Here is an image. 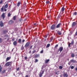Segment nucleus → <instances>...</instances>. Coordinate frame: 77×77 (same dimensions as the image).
I'll use <instances>...</instances> for the list:
<instances>
[{
  "instance_id": "nucleus-21",
  "label": "nucleus",
  "mask_w": 77,
  "mask_h": 77,
  "mask_svg": "<svg viewBox=\"0 0 77 77\" xmlns=\"http://www.w3.org/2000/svg\"><path fill=\"white\" fill-rule=\"evenodd\" d=\"M2 67L0 65V72H1L2 71Z\"/></svg>"
},
{
  "instance_id": "nucleus-53",
  "label": "nucleus",
  "mask_w": 77,
  "mask_h": 77,
  "mask_svg": "<svg viewBox=\"0 0 77 77\" xmlns=\"http://www.w3.org/2000/svg\"><path fill=\"white\" fill-rule=\"evenodd\" d=\"M48 18H50V16H48Z\"/></svg>"
},
{
  "instance_id": "nucleus-33",
  "label": "nucleus",
  "mask_w": 77,
  "mask_h": 77,
  "mask_svg": "<svg viewBox=\"0 0 77 77\" xmlns=\"http://www.w3.org/2000/svg\"><path fill=\"white\" fill-rule=\"evenodd\" d=\"M20 70V67H18L16 69V71H18Z\"/></svg>"
},
{
  "instance_id": "nucleus-15",
  "label": "nucleus",
  "mask_w": 77,
  "mask_h": 77,
  "mask_svg": "<svg viewBox=\"0 0 77 77\" xmlns=\"http://www.w3.org/2000/svg\"><path fill=\"white\" fill-rule=\"evenodd\" d=\"M11 57H7L6 59V62H8V60H9L11 59Z\"/></svg>"
},
{
  "instance_id": "nucleus-31",
  "label": "nucleus",
  "mask_w": 77,
  "mask_h": 77,
  "mask_svg": "<svg viewBox=\"0 0 77 77\" xmlns=\"http://www.w3.org/2000/svg\"><path fill=\"white\" fill-rule=\"evenodd\" d=\"M5 72H6V70H4L2 72V73L4 74Z\"/></svg>"
},
{
  "instance_id": "nucleus-26",
  "label": "nucleus",
  "mask_w": 77,
  "mask_h": 77,
  "mask_svg": "<svg viewBox=\"0 0 77 77\" xmlns=\"http://www.w3.org/2000/svg\"><path fill=\"white\" fill-rule=\"evenodd\" d=\"M77 12H75L73 14V15H77Z\"/></svg>"
},
{
  "instance_id": "nucleus-46",
  "label": "nucleus",
  "mask_w": 77,
  "mask_h": 77,
  "mask_svg": "<svg viewBox=\"0 0 77 77\" xmlns=\"http://www.w3.org/2000/svg\"><path fill=\"white\" fill-rule=\"evenodd\" d=\"M33 47L32 46H30V49H32V47Z\"/></svg>"
},
{
  "instance_id": "nucleus-32",
  "label": "nucleus",
  "mask_w": 77,
  "mask_h": 77,
  "mask_svg": "<svg viewBox=\"0 0 77 77\" xmlns=\"http://www.w3.org/2000/svg\"><path fill=\"white\" fill-rule=\"evenodd\" d=\"M11 15V13H9L8 14V17H10Z\"/></svg>"
},
{
  "instance_id": "nucleus-44",
  "label": "nucleus",
  "mask_w": 77,
  "mask_h": 77,
  "mask_svg": "<svg viewBox=\"0 0 77 77\" xmlns=\"http://www.w3.org/2000/svg\"><path fill=\"white\" fill-rule=\"evenodd\" d=\"M3 3V1H1L0 2V4H2Z\"/></svg>"
},
{
  "instance_id": "nucleus-40",
  "label": "nucleus",
  "mask_w": 77,
  "mask_h": 77,
  "mask_svg": "<svg viewBox=\"0 0 77 77\" xmlns=\"http://www.w3.org/2000/svg\"><path fill=\"white\" fill-rule=\"evenodd\" d=\"M24 42H25V40H24V39H23V40H22V42L23 43H24Z\"/></svg>"
},
{
  "instance_id": "nucleus-18",
  "label": "nucleus",
  "mask_w": 77,
  "mask_h": 77,
  "mask_svg": "<svg viewBox=\"0 0 77 77\" xmlns=\"http://www.w3.org/2000/svg\"><path fill=\"white\" fill-rule=\"evenodd\" d=\"M70 62H75V60H72L70 61Z\"/></svg>"
},
{
  "instance_id": "nucleus-23",
  "label": "nucleus",
  "mask_w": 77,
  "mask_h": 77,
  "mask_svg": "<svg viewBox=\"0 0 77 77\" xmlns=\"http://www.w3.org/2000/svg\"><path fill=\"white\" fill-rule=\"evenodd\" d=\"M18 42L19 43H20V44L21 43V39H19Z\"/></svg>"
},
{
  "instance_id": "nucleus-57",
  "label": "nucleus",
  "mask_w": 77,
  "mask_h": 77,
  "mask_svg": "<svg viewBox=\"0 0 77 77\" xmlns=\"http://www.w3.org/2000/svg\"><path fill=\"white\" fill-rule=\"evenodd\" d=\"M7 11V10H5V11Z\"/></svg>"
},
{
  "instance_id": "nucleus-9",
  "label": "nucleus",
  "mask_w": 77,
  "mask_h": 77,
  "mask_svg": "<svg viewBox=\"0 0 77 77\" xmlns=\"http://www.w3.org/2000/svg\"><path fill=\"white\" fill-rule=\"evenodd\" d=\"M44 71H42V72H40L39 75L40 77H42V74H44Z\"/></svg>"
},
{
  "instance_id": "nucleus-10",
  "label": "nucleus",
  "mask_w": 77,
  "mask_h": 77,
  "mask_svg": "<svg viewBox=\"0 0 77 77\" xmlns=\"http://www.w3.org/2000/svg\"><path fill=\"white\" fill-rule=\"evenodd\" d=\"M57 34L58 35H62V32L60 31H58L57 32Z\"/></svg>"
},
{
  "instance_id": "nucleus-5",
  "label": "nucleus",
  "mask_w": 77,
  "mask_h": 77,
  "mask_svg": "<svg viewBox=\"0 0 77 77\" xmlns=\"http://www.w3.org/2000/svg\"><path fill=\"white\" fill-rule=\"evenodd\" d=\"M61 26L62 24L61 23H59L57 25L56 27V28H60V27Z\"/></svg>"
},
{
  "instance_id": "nucleus-48",
  "label": "nucleus",
  "mask_w": 77,
  "mask_h": 77,
  "mask_svg": "<svg viewBox=\"0 0 77 77\" xmlns=\"http://www.w3.org/2000/svg\"><path fill=\"white\" fill-rule=\"evenodd\" d=\"M21 20H22V19H19V21H20V22H21Z\"/></svg>"
},
{
  "instance_id": "nucleus-7",
  "label": "nucleus",
  "mask_w": 77,
  "mask_h": 77,
  "mask_svg": "<svg viewBox=\"0 0 77 77\" xmlns=\"http://www.w3.org/2000/svg\"><path fill=\"white\" fill-rule=\"evenodd\" d=\"M1 18H2L3 20H4L5 18V13H3L1 16Z\"/></svg>"
},
{
  "instance_id": "nucleus-27",
  "label": "nucleus",
  "mask_w": 77,
  "mask_h": 77,
  "mask_svg": "<svg viewBox=\"0 0 77 77\" xmlns=\"http://www.w3.org/2000/svg\"><path fill=\"white\" fill-rule=\"evenodd\" d=\"M59 68H60V69H62V68H63V67H62V66H60L59 67Z\"/></svg>"
},
{
  "instance_id": "nucleus-41",
  "label": "nucleus",
  "mask_w": 77,
  "mask_h": 77,
  "mask_svg": "<svg viewBox=\"0 0 77 77\" xmlns=\"http://www.w3.org/2000/svg\"><path fill=\"white\" fill-rule=\"evenodd\" d=\"M44 51H43L42 50L40 52L41 53H43V52Z\"/></svg>"
},
{
  "instance_id": "nucleus-16",
  "label": "nucleus",
  "mask_w": 77,
  "mask_h": 77,
  "mask_svg": "<svg viewBox=\"0 0 77 77\" xmlns=\"http://www.w3.org/2000/svg\"><path fill=\"white\" fill-rule=\"evenodd\" d=\"M50 61V60H45V63H48V62Z\"/></svg>"
},
{
  "instance_id": "nucleus-17",
  "label": "nucleus",
  "mask_w": 77,
  "mask_h": 77,
  "mask_svg": "<svg viewBox=\"0 0 77 77\" xmlns=\"http://www.w3.org/2000/svg\"><path fill=\"white\" fill-rule=\"evenodd\" d=\"M17 42L16 41L14 42L13 43V44L14 45H17Z\"/></svg>"
},
{
  "instance_id": "nucleus-45",
  "label": "nucleus",
  "mask_w": 77,
  "mask_h": 77,
  "mask_svg": "<svg viewBox=\"0 0 77 77\" xmlns=\"http://www.w3.org/2000/svg\"><path fill=\"white\" fill-rule=\"evenodd\" d=\"M12 40L13 41H14V40H15V38H13L12 39Z\"/></svg>"
},
{
  "instance_id": "nucleus-42",
  "label": "nucleus",
  "mask_w": 77,
  "mask_h": 77,
  "mask_svg": "<svg viewBox=\"0 0 77 77\" xmlns=\"http://www.w3.org/2000/svg\"><path fill=\"white\" fill-rule=\"evenodd\" d=\"M64 9H65V8L63 7L61 9V10H64Z\"/></svg>"
},
{
  "instance_id": "nucleus-6",
  "label": "nucleus",
  "mask_w": 77,
  "mask_h": 77,
  "mask_svg": "<svg viewBox=\"0 0 77 77\" xmlns=\"http://www.w3.org/2000/svg\"><path fill=\"white\" fill-rule=\"evenodd\" d=\"M74 44V40H72L71 42V43H69V44L68 47H70L71 46H70V45H71H71H73Z\"/></svg>"
},
{
  "instance_id": "nucleus-29",
  "label": "nucleus",
  "mask_w": 77,
  "mask_h": 77,
  "mask_svg": "<svg viewBox=\"0 0 77 77\" xmlns=\"http://www.w3.org/2000/svg\"><path fill=\"white\" fill-rule=\"evenodd\" d=\"M2 41H3V40L2 38H0V43H2Z\"/></svg>"
},
{
  "instance_id": "nucleus-60",
  "label": "nucleus",
  "mask_w": 77,
  "mask_h": 77,
  "mask_svg": "<svg viewBox=\"0 0 77 77\" xmlns=\"http://www.w3.org/2000/svg\"><path fill=\"white\" fill-rule=\"evenodd\" d=\"M3 11V10H2V11Z\"/></svg>"
},
{
  "instance_id": "nucleus-8",
  "label": "nucleus",
  "mask_w": 77,
  "mask_h": 77,
  "mask_svg": "<svg viewBox=\"0 0 77 77\" xmlns=\"http://www.w3.org/2000/svg\"><path fill=\"white\" fill-rule=\"evenodd\" d=\"M63 77H68V74H67V72H65L64 73V74L63 75Z\"/></svg>"
},
{
  "instance_id": "nucleus-51",
  "label": "nucleus",
  "mask_w": 77,
  "mask_h": 77,
  "mask_svg": "<svg viewBox=\"0 0 77 77\" xmlns=\"http://www.w3.org/2000/svg\"><path fill=\"white\" fill-rule=\"evenodd\" d=\"M75 35H77V31H76V32H75Z\"/></svg>"
},
{
  "instance_id": "nucleus-24",
  "label": "nucleus",
  "mask_w": 77,
  "mask_h": 77,
  "mask_svg": "<svg viewBox=\"0 0 77 77\" xmlns=\"http://www.w3.org/2000/svg\"><path fill=\"white\" fill-rule=\"evenodd\" d=\"M20 4H21V2H18L17 4V6H19L20 5Z\"/></svg>"
},
{
  "instance_id": "nucleus-37",
  "label": "nucleus",
  "mask_w": 77,
  "mask_h": 77,
  "mask_svg": "<svg viewBox=\"0 0 77 77\" xmlns=\"http://www.w3.org/2000/svg\"><path fill=\"white\" fill-rule=\"evenodd\" d=\"M53 37H51V38H50L51 41H52V40H53Z\"/></svg>"
},
{
  "instance_id": "nucleus-11",
  "label": "nucleus",
  "mask_w": 77,
  "mask_h": 77,
  "mask_svg": "<svg viewBox=\"0 0 77 77\" xmlns=\"http://www.w3.org/2000/svg\"><path fill=\"white\" fill-rule=\"evenodd\" d=\"M8 23L9 24H13V23H14V21L11 20L9 21Z\"/></svg>"
},
{
  "instance_id": "nucleus-14",
  "label": "nucleus",
  "mask_w": 77,
  "mask_h": 77,
  "mask_svg": "<svg viewBox=\"0 0 77 77\" xmlns=\"http://www.w3.org/2000/svg\"><path fill=\"white\" fill-rule=\"evenodd\" d=\"M75 25H76V23L75 22H73L72 24V27H74L75 26Z\"/></svg>"
},
{
  "instance_id": "nucleus-52",
  "label": "nucleus",
  "mask_w": 77,
  "mask_h": 77,
  "mask_svg": "<svg viewBox=\"0 0 77 77\" xmlns=\"http://www.w3.org/2000/svg\"><path fill=\"white\" fill-rule=\"evenodd\" d=\"M31 51H30L29 52V54H30V53H31Z\"/></svg>"
},
{
  "instance_id": "nucleus-59",
  "label": "nucleus",
  "mask_w": 77,
  "mask_h": 77,
  "mask_svg": "<svg viewBox=\"0 0 77 77\" xmlns=\"http://www.w3.org/2000/svg\"><path fill=\"white\" fill-rule=\"evenodd\" d=\"M0 20H1V19H0Z\"/></svg>"
},
{
  "instance_id": "nucleus-2",
  "label": "nucleus",
  "mask_w": 77,
  "mask_h": 77,
  "mask_svg": "<svg viewBox=\"0 0 77 77\" xmlns=\"http://www.w3.org/2000/svg\"><path fill=\"white\" fill-rule=\"evenodd\" d=\"M63 47L61 46L60 47V48H59V49L58 50V51H60V53H61L62 51H63Z\"/></svg>"
},
{
  "instance_id": "nucleus-28",
  "label": "nucleus",
  "mask_w": 77,
  "mask_h": 77,
  "mask_svg": "<svg viewBox=\"0 0 77 77\" xmlns=\"http://www.w3.org/2000/svg\"><path fill=\"white\" fill-rule=\"evenodd\" d=\"M38 62V59H35V61H34V62L36 63V62Z\"/></svg>"
},
{
  "instance_id": "nucleus-12",
  "label": "nucleus",
  "mask_w": 77,
  "mask_h": 77,
  "mask_svg": "<svg viewBox=\"0 0 77 77\" xmlns=\"http://www.w3.org/2000/svg\"><path fill=\"white\" fill-rule=\"evenodd\" d=\"M8 5L6 4L4 7V10H6V8H8Z\"/></svg>"
},
{
  "instance_id": "nucleus-47",
  "label": "nucleus",
  "mask_w": 77,
  "mask_h": 77,
  "mask_svg": "<svg viewBox=\"0 0 77 77\" xmlns=\"http://www.w3.org/2000/svg\"><path fill=\"white\" fill-rule=\"evenodd\" d=\"M4 9V8L2 7L1 8V10H3Z\"/></svg>"
},
{
  "instance_id": "nucleus-54",
  "label": "nucleus",
  "mask_w": 77,
  "mask_h": 77,
  "mask_svg": "<svg viewBox=\"0 0 77 77\" xmlns=\"http://www.w3.org/2000/svg\"><path fill=\"white\" fill-rule=\"evenodd\" d=\"M75 71H77V67H76L75 68Z\"/></svg>"
},
{
  "instance_id": "nucleus-13",
  "label": "nucleus",
  "mask_w": 77,
  "mask_h": 77,
  "mask_svg": "<svg viewBox=\"0 0 77 77\" xmlns=\"http://www.w3.org/2000/svg\"><path fill=\"white\" fill-rule=\"evenodd\" d=\"M0 26H1V27H2L3 26V23L2 21H0Z\"/></svg>"
},
{
  "instance_id": "nucleus-58",
  "label": "nucleus",
  "mask_w": 77,
  "mask_h": 77,
  "mask_svg": "<svg viewBox=\"0 0 77 77\" xmlns=\"http://www.w3.org/2000/svg\"><path fill=\"white\" fill-rule=\"evenodd\" d=\"M46 38H47V36H46Z\"/></svg>"
},
{
  "instance_id": "nucleus-34",
  "label": "nucleus",
  "mask_w": 77,
  "mask_h": 77,
  "mask_svg": "<svg viewBox=\"0 0 77 77\" xmlns=\"http://www.w3.org/2000/svg\"><path fill=\"white\" fill-rule=\"evenodd\" d=\"M36 52V51L35 50H34L33 51H32V54L35 53Z\"/></svg>"
},
{
  "instance_id": "nucleus-38",
  "label": "nucleus",
  "mask_w": 77,
  "mask_h": 77,
  "mask_svg": "<svg viewBox=\"0 0 77 77\" xmlns=\"http://www.w3.org/2000/svg\"><path fill=\"white\" fill-rule=\"evenodd\" d=\"M34 26H36L38 25V24H37V23H35L34 24Z\"/></svg>"
},
{
  "instance_id": "nucleus-50",
  "label": "nucleus",
  "mask_w": 77,
  "mask_h": 77,
  "mask_svg": "<svg viewBox=\"0 0 77 77\" xmlns=\"http://www.w3.org/2000/svg\"><path fill=\"white\" fill-rule=\"evenodd\" d=\"M25 77H29V75H26Z\"/></svg>"
},
{
  "instance_id": "nucleus-1",
  "label": "nucleus",
  "mask_w": 77,
  "mask_h": 77,
  "mask_svg": "<svg viewBox=\"0 0 77 77\" xmlns=\"http://www.w3.org/2000/svg\"><path fill=\"white\" fill-rule=\"evenodd\" d=\"M12 62H7L5 64V66H9V65H12Z\"/></svg>"
},
{
  "instance_id": "nucleus-39",
  "label": "nucleus",
  "mask_w": 77,
  "mask_h": 77,
  "mask_svg": "<svg viewBox=\"0 0 77 77\" xmlns=\"http://www.w3.org/2000/svg\"><path fill=\"white\" fill-rule=\"evenodd\" d=\"M24 59H25V60H26V59H27V57H24Z\"/></svg>"
},
{
  "instance_id": "nucleus-56",
  "label": "nucleus",
  "mask_w": 77,
  "mask_h": 77,
  "mask_svg": "<svg viewBox=\"0 0 77 77\" xmlns=\"http://www.w3.org/2000/svg\"><path fill=\"white\" fill-rule=\"evenodd\" d=\"M12 0H9V2H11Z\"/></svg>"
},
{
  "instance_id": "nucleus-19",
  "label": "nucleus",
  "mask_w": 77,
  "mask_h": 77,
  "mask_svg": "<svg viewBox=\"0 0 77 77\" xmlns=\"http://www.w3.org/2000/svg\"><path fill=\"white\" fill-rule=\"evenodd\" d=\"M24 49V47H23V45L22 46V47H21V50H23Z\"/></svg>"
},
{
  "instance_id": "nucleus-3",
  "label": "nucleus",
  "mask_w": 77,
  "mask_h": 77,
  "mask_svg": "<svg viewBox=\"0 0 77 77\" xmlns=\"http://www.w3.org/2000/svg\"><path fill=\"white\" fill-rule=\"evenodd\" d=\"M29 45H30V42H27L25 45V48H27V47H29Z\"/></svg>"
},
{
  "instance_id": "nucleus-55",
  "label": "nucleus",
  "mask_w": 77,
  "mask_h": 77,
  "mask_svg": "<svg viewBox=\"0 0 77 77\" xmlns=\"http://www.w3.org/2000/svg\"><path fill=\"white\" fill-rule=\"evenodd\" d=\"M35 57H38V56H35Z\"/></svg>"
},
{
  "instance_id": "nucleus-30",
  "label": "nucleus",
  "mask_w": 77,
  "mask_h": 77,
  "mask_svg": "<svg viewBox=\"0 0 77 77\" xmlns=\"http://www.w3.org/2000/svg\"><path fill=\"white\" fill-rule=\"evenodd\" d=\"M13 20H16V16H14L13 17Z\"/></svg>"
},
{
  "instance_id": "nucleus-4",
  "label": "nucleus",
  "mask_w": 77,
  "mask_h": 77,
  "mask_svg": "<svg viewBox=\"0 0 77 77\" xmlns=\"http://www.w3.org/2000/svg\"><path fill=\"white\" fill-rule=\"evenodd\" d=\"M55 28H56V25L54 24L52 25L51 27V29L52 30H54Z\"/></svg>"
},
{
  "instance_id": "nucleus-20",
  "label": "nucleus",
  "mask_w": 77,
  "mask_h": 77,
  "mask_svg": "<svg viewBox=\"0 0 77 77\" xmlns=\"http://www.w3.org/2000/svg\"><path fill=\"white\" fill-rule=\"evenodd\" d=\"M71 56L72 57H74V56H75L74 54L73 53H72L71 55Z\"/></svg>"
},
{
  "instance_id": "nucleus-43",
  "label": "nucleus",
  "mask_w": 77,
  "mask_h": 77,
  "mask_svg": "<svg viewBox=\"0 0 77 77\" xmlns=\"http://www.w3.org/2000/svg\"><path fill=\"white\" fill-rule=\"evenodd\" d=\"M11 5H10L8 7L9 9H11Z\"/></svg>"
},
{
  "instance_id": "nucleus-49",
  "label": "nucleus",
  "mask_w": 77,
  "mask_h": 77,
  "mask_svg": "<svg viewBox=\"0 0 77 77\" xmlns=\"http://www.w3.org/2000/svg\"><path fill=\"white\" fill-rule=\"evenodd\" d=\"M63 11H64V10H61V12H63Z\"/></svg>"
},
{
  "instance_id": "nucleus-22",
  "label": "nucleus",
  "mask_w": 77,
  "mask_h": 77,
  "mask_svg": "<svg viewBox=\"0 0 77 77\" xmlns=\"http://www.w3.org/2000/svg\"><path fill=\"white\" fill-rule=\"evenodd\" d=\"M50 44H48L46 46V47L47 48H48V47H50Z\"/></svg>"
},
{
  "instance_id": "nucleus-36",
  "label": "nucleus",
  "mask_w": 77,
  "mask_h": 77,
  "mask_svg": "<svg viewBox=\"0 0 77 77\" xmlns=\"http://www.w3.org/2000/svg\"><path fill=\"white\" fill-rule=\"evenodd\" d=\"M58 47V45H56L55 47H54V48H57V47Z\"/></svg>"
},
{
  "instance_id": "nucleus-25",
  "label": "nucleus",
  "mask_w": 77,
  "mask_h": 77,
  "mask_svg": "<svg viewBox=\"0 0 77 77\" xmlns=\"http://www.w3.org/2000/svg\"><path fill=\"white\" fill-rule=\"evenodd\" d=\"M49 3H50V2L48 1H47L46 2V4H47V5H48Z\"/></svg>"
},
{
  "instance_id": "nucleus-35",
  "label": "nucleus",
  "mask_w": 77,
  "mask_h": 77,
  "mask_svg": "<svg viewBox=\"0 0 77 77\" xmlns=\"http://www.w3.org/2000/svg\"><path fill=\"white\" fill-rule=\"evenodd\" d=\"M74 67L73 66H71V69H74Z\"/></svg>"
}]
</instances>
